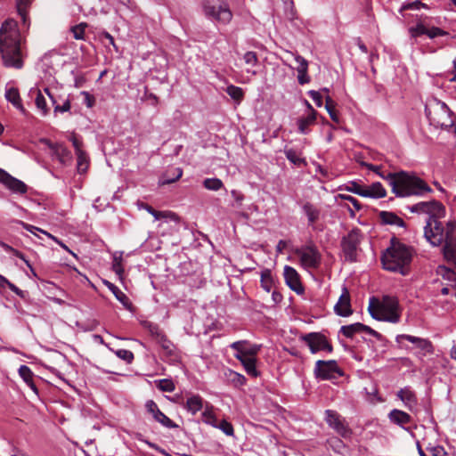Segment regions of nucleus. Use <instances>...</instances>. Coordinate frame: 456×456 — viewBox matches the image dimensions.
<instances>
[{"mask_svg":"<svg viewBox=\"0 0 456 456\" xmlns=\"http://www.w3.org/2000/svg\"><path fill=\"white\" fill-rule=\"evenodd\" d=\"M409 209L412 213L428 216L424 227L425 238L433 246H442L444 259L456 265V221L450 220L445 224L440 222L445 216L444 206L437 200L421 201Z\"/></svg>","mask_w":456,"mask_h":456,"instance_id":"1","label":"nucleus"},{"mask_svg":"<svg viewBox=\"0 0 456 456\" xmlns=\"http://www.w3.org/2000/svg\"><path fill=\"white\" fill-rule=\"evenodd\" d=\"M0 54L5 67L17 69L23 67L25 40L13 19L6 20L0 28Z\"/></svg>","mask_w":456,"mask_h":456,"instance_id":"2","label":"nucleus"},{"mask_svg":"<svg viewBox=\"0 0 456 456\" xmlns=\"http://www.w3.org/2000/svg\"><path fill=\"white\" fill-rule=\"evenodd\" d=\"M379 177L388 183L392 192L396 197L424 195L432 191V189L413 173L406 171L392 172L379 174Z\"/></svg>","mask_w":456,"mask_h":456,"instance_id":"3","label":"nucleus"},{"mask_svg":"<svg viewBox=\"0 0 456 456\" xmlns=\"http://www.w3.org/2000/svg\"><path fill=\"white\" fill-rule=\"evenodd\" d=\"M412 256L411 248L393 238L390 246L382 254L381 262L384 269L405 276L410 273Z\"/></svg>","mask_w":456,"mask_h":456,"instance_id":"4","label":"nucleus"},{"mask_svg":"<svg viewBox=\"0 0 456 456\" xmlns=\"http://www.w3.org/2000/svg\"><path fill=\"white\" fill-rule=\"evenodd\" d=\"M368 311L378 321L397 323L401 319V308L398 300L390 296L383 297L379 301L375 297L370 299Z\"/></svg>","mask_w":456,"mask_h":456,"instance_id":"5","label":"nucleus"},{"mask_svg":"<svg viewBox=\"0 0 456 456\" xmlns=\"http://www.w3.org/2000/svg\"><path fill=\"white\" fill-rule=\"evenodd\" d=\"M200 12L209 21L227 25L233 17L228 0H200Z\"/></svg>","mask_w":456,"mask_h":456,"instance_id":"6","label":"nucleus"},{"mask_svg":"<svg viewBox=\"0 0 456 456\" xmlns=\"http://www.w3.org/2000/svg\"><path fill=\"white\" fill-rule=\"evenodd\" d=\"M425 114L430 124L436 126L444 128L453 126L451 118L452 110L446 103L438 99H433L426 104Z\"/></svg>","mask_w":456,"mask_h":456,"instance_id":"7","label":"nucleus"},{"mask_svg":"<svg viewBox=\"0 0 456 456\" xmlns=\"http://www.w3.org/2000/svg\"><path fill=\"white\" fill-rule=\"evenodd\" d=\"M301 266L305 270L317 269L321 265L322 256L318 248L308 244L295 249Z\"/></svg>","mask_w":456,"mask_h":456,"instance_id":"8","label":"nucleus"},{"mask_svg":"<svg viewBox=\"0 0 456 456\" xmlns=\"http://www.w3.org/2000/svg\"><path fill=\"white\" fill-rule=\"evenodd\" d=\"M325 420L330 428L334 429L344 439H349L352 436V430L349 428L345 419L335 411H325Z\"/></svg>","mask_w":456,"mask_h":456,"instance_id":"9","label":"nucleus"},{"mask_svg":"<svg viewBox=\"0 0 456 456\" xmlns=\"http://www.w3.org/2000/svg\"><path fill=\"white\" fill-rule=\"evenodd\" d=\"M314 374L322 380L335 379L342 376V372L336 361L319 360L315 363Z\"/></svg>","mask_w":456,"mask_h":456,"instance_id":"10","label":"nucleus"},{"mask_svg":"<svg viewBox=\"0 0 456 456\" xmlns=\"http://www.w3.org/2000/svg\"><path fill=\"white\" fill-rule=\"evenodd\" d=\"M361 241V232L358 229L352 230L343 238L341 246L345 257L347 261L354 262L356 260V252Z\"/></svg>","mask_w":456,"mask_h":456,"instance_id":"11","label":"nucleus"},{"mask_svg":"<svg viewBox=\"0 0 456 456\" xmlns=\"http://www.w3.org/2000/svg\"><path fill=\"white\" fill-rule=\"evenodd\" d=\"M304 340L309 346L311 353L315 354L320 351L330 353L332 346L327 338L320 333H309L304 337Z\"/></svg>","mask_w":456,"mask_h":456,"instance_id":"12","label":"nucleus"},{"mask_svg":"<svg viewBox=\"0 0 456 456\" xmlns=\"http://www.w3.org/2000/svg\"><path fill=\"white\" fill-rule=\"evenodd\" d=\"M230 347L236 352L234 355L239 357H256L262 346L252 344L248 340H239L232 343Z\"/></svg>","mask_w":456,"mask_h":456,"instance_id":"13","label":"nucleus"},{"mask_svg":"<svg viewBox=\"0 0 456 456\" xmlns=\"http://www.w3.org/2000/svg\"><path fill=\"white\" fill-rule=\"evenodd\" d=\"M0 183L13 193L24 194L28 190V186L22 181L13 177L2 168H0Z\"/></svg>","mask_w":456,"mask_h":456,"instance_id":"14","label":"nucleus"},{"mask_svg":"<svg viewBox=\"0 0 456 456\" xmlns=\"http://www.w3.org/2000/svg\"><path fill=\"white\" fill-rule=\"evenodd\" d=\"M402 339H406L407 341L414 344L416 347L419 350V354L422 356H425L427 354L433 353V345L430 340L428 338H419L407 334H400L395 338V341L397 343H401Z\"/></svg>","mask_w":456,"mask_h":456,"instance_id":"15","label":"nucleus"},{"mask_svg":"<svg viewBox=\"0 0 456 456\" xmlns=\"http://www.w3.org/2000/svg\"><path fill=\"white\" fill-rule=\"evenodd\" d=\"M283 276L287 286L297 294L304 292V287L300 281V275L297 270L289 265H285Z\"/></svg>","mask_w":456,"mask_h":456,"instance_id":"16","label":"nucleus"},{"mask_svg":"<svg viewBox=\"0 0 456 456\" xmlns=\"http://www.w3.org/2000/svg\"><path fill=\"white\" fill-rule=\"evenodd\" d=\"M367 333L377 338H380L381 335L372 330L370 327L364 325L361 322H355L350 325H345L340 328V333L345 337L352 338L356 333Z\"/></svg>","mask_w":456,"mask_h":456,"instance_id":"17","label":"nucleus"},{"mask_svg":"<svg viewBox=\"0 0 456 456\" xmlns=\"http://www.w3.org/2000/svg\"><path fill=\"white\" fill-rule=\"evenodd\" d=\"M145 407L147 411L151 414L154 420L161 424L163 427L167 428H174L177 427L173 420H171L159 409L157 403L154 401H147L145 403Z\"/></svg>","mask_w":456,"mask_h":456,"instance_id":"18","label":"nucleus"},{"mask_svg":"<svg viewBox=\"0 0 456 456\" xmlns=\"http://www.w3.org/2000/svg\"><path fill=\"white\" fill-rule=\"evenodd\" d=\"M334 312L343 317H347L352 314L350 293L348 289L344 287L342 294L340 295L337 304L334 305Z\"/></svg>","mask_w":456,"mask_h":456,"instance_id":"19","label":"nucleus"},{"mask_svg":"<svg viewBox=\"0 0 456 456\" xmlns=\"http://www.w3.org/2000/svg\"><path fill=\"white\" fill-rule=\"evenodd\" d=\"M396 395L409 411H416L418 410V398L411 387L401 388Z\"/></svg>","mask_w":456,"mask_h":456,"instance_id":"20","label":"nucleus"},{"mask_svg":"<svg viewBox=\"0 0 456 456\" xmlns=\"http://www.w3.org/2000/svg\"><path fill=\"white\" fill-rule=\"evenodd\" d=\"M49 148L52 151L53 158L63 166H69L71 164L73 157L69 150H68L63 144L61 143H49Z\"/></svg>","mask_w":456,"mask_h":456,"instance_id":"21","label":"nucleus"},{"mask_svg":"<svg viewBox=\"0 0 456 456\" xmlns=\"http://www.w3.org/2000/svg\"><path fill=\"white\" fill-rule=\"evenodd\" d=\"M300 206L302 213L307 218L308 226L314 228L316 222L319 221L321 216V208L309 201H304Z\"/></svg>","mask_w":456,"mask_h":456,"instance_id":"22","label":"nucleus"},{"mask_svg":"<svg viewBox=\"0 0 456 456\" xmlns=\"http://www.w3.org/2000/svg\"><path fill=\"white\" fill-rule=\"evenodd\" d=\"M183 406L188 412L194 416L199 411H204L205 403L200 395L190 394L186 401L183 403Z\"/></svg>","mask_w":456,"mask_h":456,"instance_id":"23","label":"nucleus"},{"mask_svg":"<svg viewBox=\"0 0 456 456\" xmlns=\"http://www.w3.org/2000/svg\"><path fill=\"white\" fill-rule=\"evenodd\" d=\"M317 112L306 113L300 117L297 121V131L301 134H308L311 132L310 126L316 123Z\"/></svg>","mask_w":456,"mask_h":456,"instance_id":"24","label":"nucleus"},{"mask_svg":"<svg viewBox=\"0 0 456 456\" xmlns=\"http://www.w3.org/2000/svg\"><path fill=\"white\" fill-rule=\"evenodd\" d=\"M5 99L9 102H11L13 105V107L16 108L17 110H19L20 112H22V113L26 112V110L22 105V102H21L19 90L16 87L12 86L9 84L5 87Z\"/></svg>","mask_w":456,"mask_h":456,"instance_id":"25","label":"nucleus"},{"mask_svg":"<svg viewBox=\"0 0 456 456\" xmlns=\"http://www.w3.org/2000/svg\"><path fill=\"white\" fill-rule=\"evenodd\" d=\"M103 284L113 293L117 300L119 301L126 309L131 310L132 303L123 291L109 281H103Z\"/></svg>","mask_w":456,"mask_h":456,"instance_id":"26","label":"nucleus"},{"mask_svg":"<svg viewBox=\"0 0 456 456\" xmlns=\"http://www.w3.org/2000/svg\"><path fill=\"white\" fill-rule=\"evenodd\" d=\"M234 357L240 362L245 371L251 377L256 378L259 376L260 372L256 369V357H239V355H234Z\"/></svg>","mask_w":456,"mask_h":456,"instance_id":"27","label":"nucleus"},{"mask_svg":"<svg viewBox=\"0 0 456 456\" xmlns=\"http://www.w3.org/2000/svg\"><path fill=\"white\" fill-rule=\"evenodd\" d=\"M19 224L20 225H22V227L24 229H26L28 232H31L32 234H37V232H42L44 234H45L46 236H48L49 238H51L52 240H53L57 244H59L61 248H63L65 250H67L68 252H69L74 257H77V255L72 252L61 240H60L58 238L53 236L52 234L48 233L47 232H45L43 231L42 229L40 228H37L34 225H31V224H26L22 221H20Z\"/></svg>","mask_w":456,"mask_h":456,"instance_id":"28","label":"nucleus"},{"mask_svg":"<svg viewBox=\"0 0 456 456\" xmlns=\"http://www.w3.org/2000/svg\"><path fill=\"white\" fill-rule=\"evenodd\" d=\"M391 422L404 428V426L411 421V417L405 411L394 409L388 414Z\"/></svg>","mask_w":456,"mask_h":456,"instance_id":"29","label":"nucleus"},{"mask_svg":"<svg viewBox=\"0 0 456 456\" xmlns=\"http://www.w3.org/2000/svg\"><path fill=\"white\" fill-rule=\"evenodd\" d=\"M387 195V191L379 182H375L369 187H364L365 198L379 199Z\"/></svg>","mask_w":456,"mask_h":456,"instance_id":"30","label":"nucleus"},{"mask_svg":"<svg viewBox=\"0 0 456 456\" xmlns=\"http://www.w3.org/2000/svg\"><path fill=\"white\" fill-rule=\"evenodd\" d=\"M379 219L382 224L395 225L397 227H404V221L393 212L381 211L379 213Z\"/></svg>","mask_w":456,"mask_h":456,"instance_id":"31","label":"nucleus"},{"mask_svg":"<svg viewBox=\"0 0 456 456\" xmlns=\"http://www.w3.org/2000/svg\"><path fill=\"white\" fill-rule=\"evenodd\" d=\"M202 421L213 428L217 427V417L215 413V407L209 403H205L204 411L201 413Z\"/></svg>","mask_w":456,"mask_h":456,"instance_id":"32","label":"nucleus"},{"mask_svg":"<svg viewBox=\"0 0 456 456\" xmlns=\"http://www.w3.org/2000/svg\"><path fill=\"white\" fill-rule=\"evenodd\" d=\"M224 376L227 381L237 388L244 386L247 382L245 376L230 369L224 371Z\"/></svg>","mask_w":456,"mask_h":456,"instance_id":"33","label":"nucleus"},{"mask_svg":"<svg viewBox=\"0 0 456 456\" xmlns=\"http://www.w3.org/2000/svg\"><path fill=\"white\" fill-rule=\"evenodd\" d=\"M19 375L24 380V382L36 393L37 394V388L33 381V372L27 365H20L19 368Z\"/></svg>","mask_w":456,"mask_h":456,"instance_id":"34","label":"nucleus"},{"mask_svg":"<svg viewBox=\"0 0 456 456\" xmlns=\"http://www.w3.org/2000/svg\"><path fill=\"white\" fill-rule=\"evenodd\" d=\"M29 94L31 96H36L35 102L37 108L42 111L43 115H46L48 113V109L46 105V101L44 95L42 94L41 90L37 88H31L29 91Z\"/></svg>","mask_w":456,"mask_h":456,"instance_id":"35","label":"nucleus"},{"mask_svg":"<svg viewBox=\"0 0 456 456\" xmlns=\"http://www.w3.org/2000/svg\"><path fill=\"white\" fill-rule=\"evenodd\" d=\"M183 175V170L180 167L169 168L160 180L162 184H169L177 181Z\"/></svg>","mask_w":456,"mask_h":456,"instance_id":"36","label":"nucleus"},{"mask_svg":"<svg viewBox=\"0 0 456 456\" xmlns=\"http://www.w3.org/2000/svg\"><path fill=\"white\" fill-rule=\"evenodd\" d=\"M261 287L266 291L271 292L274 286V280L270 270L265 269L261 273Z\"/></svg>","mask_w":456,"mask_h":456,"instance_id":"37","label":"nucleus"},{"mask_svg":"<svg viewBox=\"0 0 456 456\" xmlns=\"http://www.w3.org/2000/svg\"><path fill=\"white\" fill-rule=\"evenodd\" d=\"M411 38L413 39L411 44L417 43V38L422 35H426L428 32V28L425 26L424 22L419 20L414 27H411L408 29Z\"/></svg>","mask_w":456,"mask_h":456,"instance_id":"38","label":"nucleus"},{"mask_svg":"<svg viewBox=\"0 0 456 456\" xmlns=\"http://www.w3.org/2000/svg\"><path fill=\"white\" fill-rule=\"evenodd\" d=\"M327 445L336 453L344 454L346 452V444L336 436L330 437L327 440Z\"/></svg>","mask_w":456,"mask_h":456,"instance_id":"39","label":"nucleus"},{"mask_svg":"<svg viewBox=\"0 0 456 456\" xmlns=\"http://www.w3.org/2000/svg\"><path fill=\"white\" fill-rule=\"evenodd\" d=\"M77 155V169L79 174L86 173L89 167V158L87 154L83 152H78Z\"/></svg>","mask_w":456,"mask_h":456,"instance_id":"40","label":"nucleus"},{"mask_svg":"<svg viewBox=\"0 0 456 456\" xmlns=\"http://www.w3.org/2000/svg\"><path fill=\"white\" fill-rule=\"evenodd\" d=\"M32 0H16L17 12L20 16L24 25L27 22V10L29 7Z\"/></svg>","mask_w":456,"mask_h":456,"instance_id":"41","label":"nucleus"},{"mask_svg":"<svg viewBox=\"0 0 456 456\" xmlns=\"http://www.w3.org/2000/svg\"><path fill=\"white\" fill-rule=\"evenodd\" d=\"M325 100H326V104H325L326 110L328 111L330 118L334 122L338 124L340 120H339V116H338V112L335 110V102L329 95H327L325 97Z\"/></svg>","mask_w":456,"mask_h":456,"instance_id":"42","label":"nucleus"},{"mask_svg":"<svg viewBox=\"0 0 456 456\" xmlns=\"http://www.w3.org/2000/svg\"><path fill=\"white\" fill-rule=\"evenodd\" d=\"M157 343L159 344L166 354L172 355L174 354L175 346L169 339H167L166 335L159 336V339Z\"/></svg>","mask_w":456,"mask_h":456,"instance_id":"43","label":"nucleus"},{"mask_svg":"<svg viewBox=\"0 0 456 456\" xmlns=\"http://www.w3.org/2000/svg\"><path fill=\"white\" fill-rule=\"evenodd\" d=\"M203 186L207 190L216 191L223 188L224 183L219 178H206Z\"/></svg>","mask_w":456,"mask_h":456,"instance_id":"44","label":"nucleus"},{"mask_svg":"<svg viewBox=\"0 0 456 456\" xmlns=\"http://www.w3.org/2000/svg\"><path fill=\"white\" fill-rule=\"evenodd\" d=\"M0 287H7L9 288L13 293H15L20 297H24V291L20 289L16 285L12 283L9 280H7L4 276L0 274Z\"/></svg>","mask_w":456,"mask_h":456,"instance_id":"45","label":"nucleus"},{"mask_svg":"<svg viewBox=\"0 0 456 456\" xmlns=\"http://www.w3.org/2000/svg\"><path fill=\"white\" fill-rule=\"evenodd\" d=\"M225 91H226V94L231 98H232L233 100H235L237 102H240L243 98V90H242V88H240L239 86L230 85L227 86Z\"/></svg>","mask_w":456,"mask_h":456,"instance_id":"46","label":"nucleus"},{"mask_svg":"<svg viewBox=\"0 0 456 456\" xmlns=\"http://www.w3.org/2000/svg\"><path fill=\"white\" fill-rule=\"evenodd\" d=\"M45 93L49 97V99L52 102L53 106L54 107L56 104H58L57 101V94L59 91H61V88L58 86H48L44 88Z\"/></svg>","mask_w":456,"mask_h":456,"instance_id":"47","label":"nucleus"},{"mask_svg":"<svg viewBox=\"0 0 456 456\" xmlns=\"http://www.w3.org/2000/svg\"><path fill=\"white\" fill-rule=\"evenodd\" d=\"M345 190L349 191V192H352V193H355L357 195H360L362 197H363L364 195V187L362 186L358 182L356 181H351L349 182L346 186H345Z\"/></svg>","mask_w":456,"mask_h":456,"instance_id":"48","label":"nucleus"},{"mask_svg":"<svg viewBox=\"0 0 456 456\" xmlns=\"http://www.w3.org/2000/svg\"><path fill=\"white\" fill-rule=\"evenodd\" d=\"M87 27L86 23H80L78 25L73 26L70 30L73 34V37L77 40L84 39L85 30Z\"/></svg>","mask_w":456,"mask_h":456,"instance_id":"49","label":"nucleus"},{"mask_svg":"<svg viewBox=\"0 0 456 456\" xmlns=\"http://www.w3.org/2000/svg\"><path fill=\"white\" fill-rule=\"evenodd\" d=\"M215 428L220 429L226 436H232L234 434L232 425L225 419L217 422V427Z\"/></svg>","mask_w":456,"mask_h":456,"instance_id":"50","label":"nucleus"},{"mask_svg":"<svg viewBox=\"0 0 456 456\" xmlns=\"http://www.w3.org/2000/svg\"><path fill=\"white\" fill-rule=\"evenodd\" d=\"M291 54L293 55L295 61L298 64L297 67V72H307L308 71V61L304 57H302L301 55H299L297 53H291Z\"/></svg>","mask_w":456,"mask_h":456,"instance_id":"51","label":"nucleus"},{"mask_svg":"<svg viewBox=\"0 0 456 456\" xmlns=\"http://www.w3.org/2000/svg\"><path fill=\"white\" fill-rule=\"evenodd\" d=\"M112 270L115 272V273L118 276V278L121 280L123 278L124 274V268L122 265V256H114L113 264H112Z\"/></svg>","mask_w":456,"mask_h":456,"instance_id":"52","label":"nucleus"},{"mask_svg":"<svg viewBox=\"0 0 456 456\" xmlns=\"http://www.w3.org/2000/svg\"><path fill=\"white\" fill-rule=\"evenodd\" d=\"M285 156L294 165H300L304 162L297 152L293 149L285 150Z\"/></svg>","mask_w":456,"mask_h":456,"instance_id":"53","label":"nucleus"},{"mask_svg":"<svg viewBox=\"0 0 456 456\" xmlns=\"http://www.w3.org/2000/svg\"><path fill=\"white\" fill-rule=\"evenodd\" d=\"M115 354L127 363L132 362L134 360V354L130 350L118 349L115 351Z\"/></svg>","mask_w":456,"mask_h":456,"instance_id":"54","label":"nucleus"},{"mask_svg":"<svg viewBox=\"0 0 456 456\" xmlns=\"http://www.w3.org/2000/svg\"><path fill=\"white\" fill-rule=\"evenodd\" d=\"M53 108H54L55 113L68 112L70 110L69 97H66L65 99H62L61 103L56 104Z\"/></svg>","mask_w":456,"mask_h":456,"instance_id":"55","label":"nucleus"},{"mask_svg":"<svg viewBox=\"0 0 456 456\" xmlns=\"http://www.w3.org/2000/svg\"><path fill=\"white\" fill-rule=\"evenodd\" d=\"M159 388L164 392H173L175 390L174 383L169 379H161L159 384Z\"/></svg>","mask_w":456,"mask_h":456,"instance_id":"56","label":"nucleus"},{"mask_svg":"<svg viewBox=\"0 0 456 456\" xmlns=\"http://www.w3.org/2000/svg\"><path fill=\"white\" fill-rule=\"evenodd\" d=\"M448 33L437 27H432L430 28H428V32L426 33V35L429 37V38H435L436 37H441V36H445L447 35Z\"/></svg>","mask_w":456,"mask_h":456,"instance_id":"57","label":"nucleus"},{"mask_svg":"<svg viewBox=\"0 0 456 456\" xmlns=\"http://www.w3.org/2000/svg\"><path fill=\"white\" fill-rule=\"evenodd\" d=\"M243 59H244L245 62L250 66H256L257 63V56L255 52H251V51L247 52L244 54Z\"/></svg>","mask_w":456,"mask_h":456,"instance_id":"58","label":"nucleus"},{"mask_svg":"<svg viewBox=\"0 0 456 456\" xmlns=\"http://www.w3.org/2000/svg\"><path fill=\"white\" fill-rule=\"evenodd\" d=\"M0 245L1 247L6 251V252H9V253H12L13 254L14 256H16L17 257L20 258V259H24V255L20 252L19 250L13 248L12 247H11L10 245L6 244L5 242H3V241H0Z\"/></svg>","mask_w":456,"mask_h":456,"instance_id":"59","label":"nucleus"},{"mask_svg":"<svg viewBox=\"0 0 456 456\" xmlns=\"http://www.w3.org/2000/svg\"><path fill=\"white\" fill-rule=\"evenodd\" d=\"M69 141L72 142V145L75 148L76 154L78 153V152H83L84 151L81 149L82 142L75 134H72L69 136Z\"/></svg>","mask_w":456,"mask_h":456,"instance_id":"60","label":"nucleus"},{"mask_svg":"<svg viewBox=\"0 0 456 456\" xmlns=\"http://www.w3.org/2000/svg\"><path fill=\"white\" fill-rule=\"evenodd\" d=\"M338 198L349 201L356 210H360L362 208L361 203L350 195L339 194Z\"/></svg>","mask_w":456,"mask_h":456,"instance_id":"61","label":"nucleus"},{"mask_svg":"<svg viewBox=\"0 0 456 456\" xmlns=\"http://www.w3.org/2000/svg\"><path fill=\"white\" fill-rule=\"evenodd\" d=\"M308 94L318 107H321L322 105V97L320 92L310 90L308 92Z\"/></svg>","mask_w":456,"mask_h":456,"instance_id":"62","label":"nucleus"},{"mask_svg":"<svg viewBox=\"0 0 456 456\" xmlns=\"http://www.w3.org/2000/svg\"><path fill=\"white\" fill-rule=\"evenodd\" d=\"M81 95L83 96V103L86 105L88 108H92L94 104V98L87 92H81Z\"/></svg>","mask_w":456,"mask_h":456,"instance_id":"63","label":"nucleus"},{"mask_svg":"<svg viewBox=\"0 0 456 456\" xmlns=\"http://www.w3.org/2000/svg\"><path fill=\"white\" fill-rule=\"evenodd\" d=\"M420 5H423V3L419 0H416L414 2H411L410 4H404L403 5V9L404 10H419L420 9Z\"/></svg>","mask_w":456,"mask_h":456,"instance_id":"64","label":"nucleus"}]
</instances>
